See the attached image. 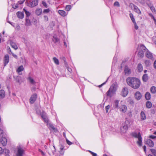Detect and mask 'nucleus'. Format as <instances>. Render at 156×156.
<instances>
[{
    "label": "nucleus",
    "instance_id": "54",
    "mask_svg": "<svg viewBox=\"0 0 156 156\" xmlns=\"http://www.w3.org/2000/svg\"><path fill=\"white\" fill-rule=\"evenodd\" d=\"M133 23L134 24L135 28L137 30L138 28V27L137 25L136 22H133Z\"/></svg>",
    "mask_w": 156,
    "mask_h": 156
},
{
    "label": "nucleus",
    "instance_id": "12",
    "mask_svg": "<svg viewBox=\"0 0 156 156\" xmlns=\"http://www.w3.org/2000/svg\"><path fill=\"white\" fill-rule=\"evenodd\" d=\"M37 97V95L35 94L31 95L30 98V102L31 104L33 103L36 101Z\"/></svg>",
    "mask_w": 156,
    "mask_h": 156
},
{
    "label": "nucleus",
    "instance_id": "7",
    "mask_svg": "<svg viewBox=\"0 0 156 156\" xmlns=\"http://www.w3.org/2000/svg\"><path fill=\"white\" fill-rule=\"evenodd\" d=\"M122 102L121 101L120 103V105L119 106V111L123 113H125L127 110V107L124 104H122L121 103Z\"/></svg>",
    "mask_w": 156,
    "mask_h": 156
},
{
    "label": "nucleus",
    "instance_id": "39",
    "mask_svg": "<svg viewBox=\"0 0 156 156\" xmlns=\"http://www.w3.org/2000/svg\"><path fill=\"white\" fill-rule=\"evenodd\" d=\"M138 53L139 55L141 57H143L144 56V52L143 51H140Z\"/></svg>",
    "mask_w": 156,
    "mask_h": 156
},
{
    "label": "nucleus",
    "instance_id": "22",
    "mask_svg": "<svg viewBox=\"0 0 156 156\" xmlns=\"http://www.w3.org/2000/svg\"><path fill=\"white\" fill-rule=\"evenodd\" d=\"M42 12V9L40 8L37 9L35 10V13L38 16H40Z\"/></svg>",
    "mask_w": 156,
    "mask_h": 156
},
{
    "label": "nucleus",
    "instance_id": "43",
    "mask_svg": "<svg viewBox=\"0 0 156 156\" xmlns=\"http://www.w3.org/2000/svg\"><path fill=\"white\" fill-rule=\"evenodd\" d=\"M129 16L133 22H135V21L133 17V14L132 13H130L129 14Z\"/></svg>",
    "mask_w": 156,
    "mask_h": 156
},
{
    "label": "nucleus",
    "instance_id": "14",
    "mask_svg": "<svg viewBox=\"0 0 156 156\" xmlns=\"http://www.w3.org/2000/svg\"><path fill=\"white\" fill-rule=\"evenodd\" d=\"M24 70V68L23 66H19L16 69V72L19 75H22V72Z\"/></svg>",
    "mask_w": 156,
    "mask_h": 156
},
{
    "label": "nucleus",
    "instance_id": "55",
    "mask_svg": "<svg viewBox=\"0 0 156 156\" xmlns=\"http://www.w3.org/2000/svg\"><path fill=\"white\" fill-rule=\"evenodd\" d=\"M10 52L12 53V56L15 58L17 59V56L16 55L14 54L13 53L11 52V51L10 50Z\"/></svg>",
    "mask_w": 156,
    "mask_h": 156
},
{
    "label": "nucleus",
    "instance_id": "60",
    "mask_svg": "<svg viewBox=\"0 0 156 156\" xmlns=\"http://www.w3.org/2000/svg\"><path fill=\"white\" fill-rule=\"evenodd\" d=\"M149 16L151 17V18L153 19L154 17V16H153L152 14L151 13H149Z\"/></svg>",
    "mask_w": 156,
    "mask_h": 156
},
{
    "label": "nucleus",
    "instance_id": "25",
    "mask_svg": "<svg viewBox=\"0 0 156 156\" xmlns=\"http://www.w3.org/2000/svg\"><path fill=\"white\" fill-rule=\"evenodd\" d=\"M140 119L142 120H145L146 119V117L144 112L142 111L140 113Z\"/></svg>",
    "mask_w": 156,
    "mask_h": 156
},
{
    "label": "nucleus",
    "instance_id": "18",
    "mask_svg": "<svg viewBox=\"0 0 156 156\" xmlns=\"http://www.w3.org/2000/svg\"><path fill=\"white\" fill-rule=\"evenodd\" d=\"M135 97L137 100H139L141 98V95L139 92L137 91L135 94Z\"/></svg>",
    "mask_w": 156,
    "mask_h": 156
},
{
    "label": "nucleus",
    "instance_id": "41",
    "mask_svg": "<svg viewBox=\"0 0 156 156\" xmlns=\"http://www.w3.org/2000/svg\"><path fill=\"white\" fill-rule=\"evenodd\" d=\"M30 24V20L27 18H26V26H29Z\"/></svg>",
    "mask_w": 156,
    "mask_h": 156
},
{
    "label": "nucleus",
    "instance_id": "5",
    "mask_svg": "<svg viewBox=\"0 0 156 156\" xmlns=\"http://www.w3.org/2000/svg\"><path fill=\"white\" fill-rule=\"evenodd\" d=\"M130 126V123L129 120H127L122 123V126L121 127V131L123 133H126L128 127Z\"/></svg>",
    "mask_w": 156,
    "mask_h": 156
},
{
    "label": "nucleus",
    "instance_id": "47",
    "mask_svg": "<svg viewBox=\"0 0 156 156\" xmlns=\"http://www.w3.org/2000/svg\"><path fill=\"white\" fill-rule=\"evenodd\" d=\"M18 7V5L17 3L15 4H14L12 5V7L13 9H16Z\"/></svg>",
    "mask_w": 156,
    "mask_h": 156
},
{
    "label": "nucleus",
    "instance_id": "24",
    "mask_svg": "<svg viewBox=\"0 0 156 156\" xmlns=\"http://www.w3.org/2000/svg\"><path fill=\"white\" fill-rule=\"evenodd\" d=\"M124 72L126 74H129L130 73V69L127 66H125L124 69Z\"/></svg>",
    "mask_w": 156,
    "mask_h": 156
},
{
    "label": "nucleus",
    "instance_id": "51",
    "mask_svg": "<svg viewBox=\"0 0 156 156\" xmlns=\"http://www.w3.org/2000/svg\"><path fill=\"white\" fill-rule=\"evenodd\" d=\"M21 77H20V76H18V77H17V79L16 80V81L18 82L19 83H20L21 82Z\"/></svg>",
    "mask_w": 156,
    "mask_h": 156
},
{
    "label": "nucleus",
    "instance_id": "31",
    "mask_svg": "<svg viewBox=\"0 0 156 156\" xmlns=\"http://www.w3.org/2000/svg\"><path fill=\"white\" fill-rule=\"evenodd\" d=\"M137 69L139 72H140L143 70V66L141 64H139L137 66Z\"/></svg>",
    "mask_w": 156,
    "mask_h": 156
},
{
    "label": "nucleus",
    "instance_id": "49",
    "mask_svg": "<svg viewBox=\"0 0 156 156\" xmlns=\"http://www.w3.org/2000/svg\"><path fill=\"white\" fill-rule=\"evenodd\" d=\"M48 17L47 16L45 15L44 16V20L45 22H47L48 20Z\"/></svg>",
    "mask_w": 156,
    "mask_h": 156
},
{
    "label": "nucleus",
    "instance_id": "52",
    "mask_svg": "<svg viewBox=\"0 0 156 156\" xmlns=\"http://www.w3.org/2000/svg\"><path fill=\"white\" fill-rule=\"evenodd\" d=\"M88 151L89 152H90L91 154H92L93 156H97V154L96 153H94L91 151Z\"/></svg>",
    "mask_w": 156,
    "mask_h": 156
},
{
    "label": "nucleus",
    "instance_id": "48",
    "mask_svg": "<svg viewBox=\"0 0 156 156\" xmlns=\"http://www.w3.org/2000/svg\"><path fill=\"white\" fill-rule=\"evenodd\" d=\"M50 11V10L49 9H45L43 10V12L44 13H48Z\"/></svg>",
    "mask_w": 156,
    "mask_h": 156
},
{
    "label": "nucleus",
    "instance_id": "2",
    "mask_svg": "<svg viewBox=\"0 0 156 156\" xmlns=\"http://www.w3.org/2000/svg\"><path fill=\"white\" fill-rule=\"evenodd\" d=\"M36 112L38 114H41V116L44 122L47 123V126L50 130H55V128L54 126L53 125L48 121V118L47 117L46 113L43 112L42 113H41L40 111L37 110L36 111Z\"/></svg>",
    "mask_w": 156,
    "mask_h": 156
},
{
    "label": "nucleus",
    "instance_id": "50",
    "mask_svg": "<svg viewBox=\"0 0 156 156\" xmlns=\"http://www.w3.org/2000/svg\"><path fill=\"white\" fill-rule=\"evenodd\" d=\"M42 4L45 7L47 8L48 7V5L45 2L43 1L42 2Z\"/></svg>",
    "mask_w": 156,
    "mask_h": 156
},
{
    "label": "nucleus",
    "instance_id": "23",
    "mask_svg": "<svg viewBox=\"0 0 156 156\" xmlns=\"http://www.w3.org/2000/svg\"><path fill=\"white\" fill-rule=\"evenodd\" d=\"M17 17L20 19H22L24 16V14L23 12H18L16 13Z\"/></svg>",
    "mask_w": 156,
    "mask_h": 156
},
{
    "label": "nucleus",
    "instance_id": "28",
    "mask_svg": "<svg viewBox=\"0 0 156 156\" xmlns=\"http://www.w3.org/2000/svg\"><path fill=\"white\" fill-rule=\"evenodd\" d=\"M5 92L3 90H0V98H3L5 96Z\"/></svg>",
    "mask_w": 156,
    "mask_h": 156
},
{
    "label": "nucleus",
    "instance_id": "46",
    "mask_svg": "<svg viewBox=\"0 0 156 156\" xmlns=\"http://www.w3.org/2000/svg\"><path fill=\"white\" fill-rule=\"evenodd\" d=\"M150 9L151 10L152 12L154 13H156V10L154 8L153 6H151L150 7Z\"/></svg>",
    "mask_w": 156,
    "mask_h": 156
},
{
    "label": "nucleus",
    "instance_id": "36",
    "mask_svg": "<svg viewBox=\"0 0 156 156\" xmlns=\"http://www.w3.org/2000/svg\"><path fill=\"white\" fill-rule=\"evenodd\" d=\"M151 91L152 93L154 94L156 92V87L153 86L151 88Z\"/></svg>",
    "mask_w": 156,
    "mask_h": 156
},
{
    "label": "nucleus",
    "instance_id": "9",
    "mask_svg": "<svg viewBox=\"0 0 156 156\" xmlns=\"http://www.w3.org/2000/svg\"><path fill=\"white\" fill-rule=\"evenodd\" d=\"M6 136L1 137L0 143L3 146H5L7 144V140L6 138Z\"/></svg>",
    "mask_w": 156,
    "mask_h": 156
},
{
    "label": "nucleus",
    "instance_id": "63",
    "mask_svg": "<svg viewBox=\"0 0 156 156\" xmlns=\"http://www.w3.org/2000/svg\"><path fill=\"white\" fill-rule=\"evenodd\" d=\"M143 148L144 151L146 152V146L145 145H144L143 147Z\"/></svg>",
    "mask_w": 156,
    "mask_h": 156
},
{
    "label": "nucleus",
    "instance_id": "27",
    "mask_svg": "<svg viewBox=\"0 0 156 156\" xmlns=\"http://www.w3.org/2000/svg\"><path fill=\"white\" fill-rule=\"evenodd\" d=\"M64 149V147L62 145H60L59 153L61 154H63L64 151H63Z\"/></svg>",
    "mask_w": 156,
    "mask_h": 156
},
{
    "label": "nucleus",
    "instance_id": "3",
    "mask_svg": "<svg viewBox=\"0 0 156 156\" xmlns=\"http://www.w3.org/2000/svg\"><path fill=\"white\" fill-rule=\"evenodd\" d=\"M118 87V84L116 83H113L106 93L107 96L110 97H112L113 95L116 94Z\"/></svg>",
    "mask_w": 156,
    "mask_h": 156
},
{
    "label": "nucleus",
    "instance_id": "6",
    "mask_svg": "<svg viewBox=\"0 0 156 156\" xmlns=\"http://www.w3.org/2000/svg\"><path fill=\"white\" fill-rule=\"evenodd\" d=\"M27 5L29 7L33 8L37 5L38 2L37 0H27L26 2Z\"/></svg>",
    "mask_w": 156,
    "mask_h": 156
},
{
    "label": "nucleus",
    "instance_id": "29",
    "mask_svg": "<svg viewBox=\"0 0 156 156\" xmlns=\"http://www.w3.org/2000/svg\"><path fill=\"white\" fill-rule=\"evenodd\" d=\"M145 98L147 100H149L151 98L150 93L149 92H147L145 94Z\"/></svg>",
    "mask_w": 156,
    "mask_h": 156
},
{
    "label": "nucleus",
    "instance_id": "11",
    "mask_svg": "<svg viewBox=\"0 0 156 156\" xmlns=\"http://www.w3.org/2000/svg\"><path fill=\"white\" fill-rule=\"evenodd\" d=\"M145 56L147 58L149 59H151L152 60H153L154 59L152 53L147 50L146 52Z\"/></svg>",
    "mask_w": 156,
    "mask_h": 156
},
{
    "label": "nucleus",
    "instance_id": "37",
    "mask_svg": "<svg viewBox=\"0 0 156 156\" xmlns=\"http://www.w3.org/2000/svg\"><path fill=\"white\" fill-rule=\"evenodd\" d=\"M23 11L25 12L26 16L27 18L29 17L30 15V13L28 11H27L25 9H23Z\"/></svg>",
    "mask_w": 156,
    "mask_h": 156
},
{
    "label": "nucleus",
    "instance_id": "59",
    "mask_svg": "<svg viewBox=\"0 0 156 156\" xmlns=\"http://www.w3.org/2000/svg\"><path fill=\"white\" fill-rule=\"evenodd\" d=\"M137 1H138L139 2H140V3L144 4V1L143 0H137Z\"/></svg>",
    "mask_w": 156,
    "mask_h": 156
},
{
    "label": "nucleus",
    "instance_id": "34",
    "mask_svg": "<svg viewBox=\"0 0 156 156\" xmlns=\"http://www.w3.org/2000/svg\"><path fill=\"white\" fill-rule=\"evenodd\" d=\"M53 60L54 63L57 65H58L59 64L58 60L56 57H54L53 58Z\"/></svg>",
    "mask_w": 156,
    "mask_h": 156
},
{
    "label": "nucleus",
    "instance_id": "32",
    "mask_svg": "<svg viewBox=\"0 0 156 156\" xmlns=\"http://www.w3.org/2000/svg\"><path fill=\"white\" fill-rule=\"evenodd\" d=\"M152 106L151 103L149 101H147L146 103V106L148 108H151Z\"/></svg>",
    "mask_w": 156,
    "mask_h": 156
},
{
    "label": "nucleus",
    "instance_id": "8",
    "mask_svg": "<svg viewBox=\"0 0 156 156\" xmlns=\"http://www.w3.org/2000/svg\"><path fill=\"white\" fill-rule=\"evenodd\" d=\"M129 93L128 89L127 87H124L122 89L121 92V95L123 97H126Z\"/></svg>",
    "mask_w": 156,
    "mask_h": 156
},
{
    "label": "nucleus",
    "instance_id": "20",
    "mask_svg": "<svg viewBox=\"0 0 156 156\" xmlns=\"http://www.w3.org/2000/svg\"><path fill=\"white\" fill-rule=\"evenodd\" d=\"M119 100H116L114 101L113 103V107L116 108H119Z\"/></svg>",
    "mask_w": 156,
    "mask_h": 156
},
{
    "label": "nucleus",
    "instance_id": "56",
    "mask_svg": "<svg viewBox=\"0 0 156 156\" xmlns=\"http://www.w3.org/2000/svg\"><path fill=\"white\" fill-rule=\"evenodd\" d=\"M25 1V0H22L18 2L17 3L18 4V5L19 4H22L23 3V2H24Z\"/></svg>",
    "mask_w": 156,
    "mask_h": 156
},
{
    "label": "nucleus",
    "instance_id": "33",
    "mask_svg": "<svg viewBox=\"0 0 156 156\" xmlns=\"http://www.w3.org/2000/svg\"><path fill=\"white\" fill-rule=\"evenodd\" d=\"M144 62L146 66H150L151 64V62L149 60H146Z\"/></svg>",
    "mask_w": 156,
    "mask_h": 156
},
{
    "label": "nucleus",
    "instance_id": "58",
    "mask_svg": "<svg viewBox=\"0 0 156 156\" xmlns=\"http://www.w3.org/2000/svg\"><path fill=\"white\" fill-rule=\"evenodd\" d=\"M149 137L152 139H154L156 138V136L154 135H151L149 136Z\"/></svg>",
    "mask_w": 156,
    "mask_h": 156
},
{
    "label": "nucleus",
    "instance_id": "44",
    "mask_svg": "<svg viewBox=\"0 0 156 156\" xmlns=\"http://www.w3.org/2000/svg\"><path fill=\"white\" fill-rule=\"evenodd\" d=\"M150 150L153 155L154 156H156V150L153 149H151Z\"/></svg>",
    "mask_w": 156,
    "mask_h": 156
},
{
    "label": "nucleus",
    "instance_id": "16",
    "mask_svg": "<svg viewBox=\"0 0 156 156\" xmlns=\"http://www.w3.org/2000/svg\"><path fill=\"white\" fill-rule=\"evenodd\" d=\"M9 57L8 55H5L4 59V66H5L9 62Z\"/></svg>",
    "mask_w": 156,
    "mask_h": 156
},
{
    "label": "nucleus",
    "instance_id": "53",
    "mask_svg": "<svg viewBox=\"0 0 156 156\" xmlns=\"http://www.w3.org/2000/svg\"><path fill=\"white\" fill-rule=\"evenodd\" d=\"M66 141L67 144L69 145H71L72 144V143L69 141V140L67 139V138H66Z\"/></svg>",
    "mask_w": 156,
    "mask_h": 156
},
{
    "label": "nucleus",
    "instance_id": "35",
    "mask_svg": "<svg viewBox=\"0 0 156 156\" xmlns=\"http://www.w3.org/2000/svg\"><path fill=\"white\" fill-rule=\"evenodd\" d=\"M113 6L115 7L119 8L120 6V4L118 2L116 1L114 3Z\"/></svg>",
    "mask_w": 156,
    "mask_h": 156
},
{
    "label": "nucleus",
    "instance_id": "38",
    "mask_svg": "<svg viewBox=\"0 0 156 156\" xmlns=\"http://www.w3.org/2000/svg\"><path fill=\"white\" fill-rule=\"evenodd\" d=\"M52 40L55 43H56L59 41V39L56 36H54L53 37Z\"/></svg>",
    "mask_w": 156,
    "mask_h": 156
},
{
    "label": "nucleus",
    "instance_id": "15",
    "mask_svg": "<svg viewBox=\"0 0 156 156\" xmlns=\"http://www.w3.org/2000/svg\"><path fill=\"white\" fill-rule=\"evenodd\" d=\"M146 144L150 147H153L154 146L153 142L150 139H147L146 141Z\"/></svg>",
    "mask_w": 156,
    "mask_h": 156
},
{
    "label": "nucleus",
    "instance_id": "64",
    "mask_svg": "<svg viewBox=\"0 0 156 156\" xmlns=\"http://www.w3.org/2000/svg\"><path fill=\"white\" fill-rule=\"evenodd\" d=\"M154 68L156 69V60L154 61Z\"/></svg>",
    "mask_w": 156,
    "mask_h": 156
},
{
    "label": "nucleus",
    "instance_id": "21",
    "mask_svg": "<svg viewBox=\"0 0 156 156\" xmlns=\"http://www.w3.org/2000/svg\"><path fill=\"white\" fill-rule=\"evenodd\" d=\"M63 59L64 61V63L66 68L67 69L69 72L70 73H71L72 72V69H71V68L69 67L67 63L65 60L66 58L65 57H63Z\"/></svg>",
    "mask_w": 156,
    "mask_h": 156
},
{
    "label": "nucleus",
    "instance_id": "30",
    "mask_svg": "<svg viewBox=\"0 0 156 156\" xmlns=\"http://www.w3.org/2000/svg\"><path fill=\"white\" fill-rule=\"evenodd\" d=\"M148 79V76L147 74H144L142 77V80L144 82H146Z\"/></svg>",
    "mask_w": 156,
    "mask_h": 156
},
{
    "label": "nucleus",
    "instance_id": "19",
    "mask_svg": "<svg viewBox=\"0 0 156 156\" xmlns=\"http://www.w3.org/2000/svg\"><path fill=\"white\" fill-rule=\"evenodd\" d=\"M58 13L62 16H65L67 15V13L65 11L63 10H59L58 11Z\"/></svg>",
    "mask_w": 156,
    "mask_h": 156
},
{
    "label": "nucleus",
    "instance_id": "45",
    "mask_svg": "<svg viewBox=\"0 0 156 156\" xmlns=\"http://www.w3.org/2000/svg\"><path fill=\"white\" fill-rule=\"evenodd\" d=\"M5 150L8 149H6V148H4L3 149H2V147H0V154H2L3 152L5 154Z\"/></svg>",
    "mask_w": 156,
    "mask_h": 156
},
{
    "label": "nucleus",
    "instance_id": "42",
    "mask_svg": "<svg viewBox=\"0 0 156 156\" xmlns=\"http://www.w3.org/2000/svg\"><path fill=\"white\" fill-rule=\"evenodd\" d=\"M9 150H5V156H10L9 155Z\"/></svg>",
    "mask_w": 156,
    "mask_h": 156
},
{
    "label": "nucleus",
    "instance_id": "4",
    "mask_svg": "<svg viewBox=\"0 0 156 156\" xmlns=\"http://www.w3.org/2000/svg\"><path fill=\"white\" fill-rule=\"evenodd\" d=\"M132 136L135 138L138 139L136 143L139 146H141L142 144V138L140 132H133L132 133Z\"/></svg>",
    "mask_w": 156,
    "mask_h": 156
},
{
    "label": "nucleus",
    "instance_id": "61",
    "mask_svg": "<svg viewBox=\"0 0 156 156\" xmlns=\"http://www.w3.org/2000/svg\"><path fill=\"white\" fill-rule=\"evenodd\" d=\"M39 152H41L42 154L43 155H45V154L41 150V149H39Z\"/></svg>",
    "mask_w": 156,
    "mask_h": 156
},
{
    "label": "nucleus",
    "instance_id": "40",
    "mask_svg": "<svg viewBox=\"0 0 156 156\" xmlns=\"http://www.w3.org/2000/svg\"><path fill=\"white\" fill-rule=\"evenodd\" d=\"M72 8V6L71 5H66L65 8V10L68 11H69Z\"/></svg>",
    "mask_w": 156,
    "mask_h": 156
},
{
    "label": "nucleus",
    "instance_id": "10",
    "mask_svg": "<svg viewBox=\"0 0 156 156\" xmlns=\"http://www.w3.org/2000/svg\"><path fill=\"white\" fill-rule=\"evenodd\" d=\"M130 6H131V7L133 8V10L135 12H136V13L138 14H141L140 11L136 6L135 5L133 4H130Z\"/></svg>",
    "mask_w": 156,
    "mask_h": 156
},
{
    "label": "nucleus",
    "instance_id": "26",
    "mask_svg": "<svg viewBox=\"0 0 156 156\" xmlns=\"http://www.w3.org/2000/svg\"><path fill=\"white\" fill-rule=\"evenodd\" d=\"M10 46L15 50H16L18 49L17 46L15 43L11 42H10Z\"/></svg>",
    "mask_w": 156,
    "mask_h": 156
},
{
    "label": "nucleus",
    "instance_id": "62",
    "mask_svg": "<svg viewBox=\"0 0 156 156\" xmlns=\"http://www.w3.org/2000/svg\"><path fill=\"white\" fill-rule=\"evenodd\" d=\"M107 80H106V81L104 83H102L101 85L99 86V87H101L103 85H104V84H105L107 82Z\"/></svg>",
    "mask_w": 156,
    "mask_h": 156
},
{
    "label": "nucleus",
    "instance_id": "17",
    "mask_svg": "<svg viewBox=\"0 0 156 156\" xmlns=\"http://www.w3.org/2000/svg\"><path fill=\"white\" fill-rule=\"evenodd\" d=\"M27 79L29 82L32 84L34 85L36 83V82L34 79L30 76H28Z\"/></svg>",
    "mask_w": 156,
    "mask_h": 156
},
{
    "label": "nucleus",
    "instance_id": "1",
    "mask_svg": "<svg viewBox=\"0 0 156 156\" xmlns=\"http://www.w3.org/2000/svg\"><path fill=\"white\" fill-rule=\"evenodd\" d=\"M126 82L129 86L134 89L139 88L141 83L140 80L135 77L128 78L126 79Z\"/></svg>",
    "mask_w": 156,
    "mask_h": 156
},
{
    "label": "nucleus",
    "instance_id": "13",
    "mask_svg": "<svg viewBox=\"0 0 156 156\" xmlns=\"http://www.w3.org/2000/svg\"><path fill=\"white\" fill-rule=\"evenodd\" d=\"M6 136V132L5 128L2 127L0 128V136L2 137Z\"/></svg>",
    "mask_w": 156,
    "mask_h": 156
},
{
    "label": "nucleus",
    "instance_id": "57",
    "mask_svg": "<svg viewBox=\"0 0 156 156\" xmlns=\"http://www.w3.org/2000/svg\"><path fill=\"white\" fill-rule=\"evenodd\" d=\"M109 108H110V106L109 105H108L107 106H106L105 109H106V112L107 113L108 112V110L109 109Z\"/></svg>",
    "mask_w": 156,
    "mask_h": 156
}]
</instances>
